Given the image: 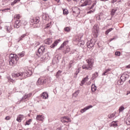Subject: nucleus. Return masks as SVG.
I'll use <instances>...</instances> for the list:
<instances>
[{
	"instance_id": "8",
	"label": "nucleus",
	"mask_w": 130,
	"mask_h": 130,
	"mask_svg": "<svg viewBox=\"0 0 130 130\" xmlns=\"http://www.w3.org/2000/svg\"><path fill=\"white\" fill-rule=\"evenodd\" d=\"M36 120L38 122H43L44 120V115H37L36 117Z\"/></svg>"
},
{
	"instance_id": "38",
	"label": "nucleus",
	"mask_w": 130,
	"mask_h": 130,
	"mask_svg": "<svg viewBox=\"0 0 130 130\" xmlns=\"http://www.w3.org/2000/svg\"><path fill=\"white\" fill-rule=\"evenodd\" d=\"M26 34H23L22 35L20 38H19V40H22L23 38L24 37H26Z\"/></svg>"
},
{
	"instance_id": "14",
	"label": "nucleus",
	"mask_w": 130,
	"mask_h": 130,
	"mask_svg": "<svg viewBox=\"0 0 130 130\" xmlns=\"http://www.w3.org/2000/svg\"><path fill=\"white\" fill-rule=\"evenodd\" d=\"M24 115H19L17 116V118L16 119L17 121H18V122H21V121H22V120H23V119H24Z\"/></svg>"
},
{
	"instance_id": "39",
	"label": "nucleus",
	"mask_w": 130,
	"mask_h": 130,
	"mask_svg": "<svg viewBox=\"0 0 130 130\" xmlns=\"http://www.w3.org/2000/svg\"><path fill=\"white\" fill-rule=\"evenodd\" d=\"M73 63H74V62L73 61H71L69 63V68L71 69L72 67H73Z\"/></svg>"
},
{
	"instance_id": "16",
	"label": "nucleus",
	"mask_w": 130,
	"mask_h": 130,
	"mask_svg": "<svg viewBox=\"0 0 130 130\" xmlns=\"http://www.w3.org/2000/svg\"><path fill=\"white\" fill-rule=\"evenodd\" d=\"M44 43L45 44H48L49 45L52 43V40L51 39H47L44 40Z\"/></svg>"
},
{
	"instance_id": "51",
	"label": "nucleus",
	"mask_w": 130,
	"mask_h": 130,
	"mask_svg": "<svg viewBox=\"0 0 130 130\" xmlns=\"http://www.w3.org/2000/svg\"><path fill=\"white\" fill-rule=\"evenodd\" d=\"M117 0H113L112 1V3H113V4H114V3H116V1H117Z\"/></svg>"
},
{
	"instance_id": "58",
	"label": "nucleus",
	"mask_w": 130,
	"mask_h": 130,
	"mask_svg": "<svg viewBox=\"0 0 130 130\" xmlns=\"http://www.w3.org/2000/svg\"><path fill=\"white\" fill-rule=\"evenodd\" d=\"M16 17H20V14H17Z\"/></svg>"
},
{
	"instance_id": "18",
	"label": "nucleus",
	"mask_w": 130,
	"mask_h": 130,
	"mask_svg": "<svg viewBox=\"0 0 130 130\" xmlns=\"http://www.w3.org/2000/svg\"><path fill=\"white\" fill-rule=\"evenodd\" d=\"M89 79V76H86L85 78H84L82 81H81V86H83V85L84 84L85 82H86Z\"/></svg>"
},
{
	"instance_id": "11",
	"label": "nucleus",
	"mask_w": 130,
	"mask_h": 130,
	"mask_svg": "<svg viewBox=\"0 0 130 130\" xmlns=\"http://www.w3.org/2000/svg\"><path fill=\"white\" fill-rule=\"evenodd\" d=\"M61 121L63 123L71 122V119H70L69 117L64 116L61 118Z\"/></svg>"
},
{
	"instance_id": "17",
	"label": "nucleus",
	"mask_w": 130,
	"mask_h": 130,
	"mask_svg": "<svg viewBox=\"0 0 130 130\" xmlns=\"http://www.w3.org/2000/svg\"><path fill=\"white\" fill-rule=\"evenodd\" d=\"M68 43H69V41H68L63 42L62 44L58 48L59 50H61V49H62V48H63V47H64V46H66V45H67V44H68Z\"/></svg>"
},
{
	"instance_id": "48",
	"label": "nucleus",
	"mask_w": 130,
	"mask_h": 130,
	"mask_svg": "<svg viewBox=\"0 0 130 130\" xmlns=\"http://www.w3.org/2000/svg\"><path fill=\"white\" fill-rule=\"evenodd\" d=\"M11 118L10 117V116H7L6 118H5V119H6V120H10V119Z\"/></svg>"
},
{
	"instance_id": "61",
	"label": "nucleus",
	"mask_w": 130,
	"mask_h": 130,
	"mask_svg": "<svg viewBox=\"0 0 130 130\" xmlns=\"http://www.w3.org/2000/svg\"><path fill=\"white\" fill-rule=\"evenodd\" d=\"M41 60H43L42 58H41Z\"/></svg>"
},
{
	"instance_id": "7",
	"label": "nucleus",
	"mask_w": 130,
	"mask_h": 130,
	"mask_svg": "<svg viewBox=\"0 0 130 130\" xmlns=\"http://www.w3.org/2000/svg\"><path fill=\"white\" fill-rule=\"evenodd\" d=\"M99 30V26L98 25L95 24L93 26V32H94V36L96 38L98 37V31Z\"/></svg>"
},
{
	"instance_id": "15",
	"label": "nucleus",
	"mask_w": 130,
	"mask_h": 130,
	"mask_svg": "<svg viewBox=\"0 0 130 130\" xmlns=\"http://www.w3.org/2000/svg\"><path fill=\"white\" fill-rule=\"evenodd\" d=\"M59 41H60V40H57L55 41L54 43H53L52 45H51V48H53L55 46H56L57 45V44H58V43H59Z\"/></svg>"
},
{
	"instance_id": "50",
	"label": "nucleus",
	"mask_w": 130,
	"mask_h": 130,
	"mask_svg": "<svg viewBox=\"0 0 130 130\" xmlns=\"http://www.w3.org/2000/svg\"><path fill=\"white\" fill-rule=\"evenodd\" d=\"M18 2V0H15L14 2L13 3V4L14 5H15V4H17V3Z\"/></svg>"
},
{
	"instance_id": "43",
	"label": "nucleus",
	"mask_w": 130,
	"mask_h": 130,
	"mask_svg": "<svg viewBox=\"0 0 130 130\" xmlns=\"http://www.w3.org/2000/svg\"><path fill=\"white\" fill-rule=\"evenodd\" d=\"M70 27H67L64 28V30L66 31V32H69L70 31Z\"/></svg>"
},
{
	"instance_id": "27",
	"label": "nucleus",
	"mask_w": 130,
	"mask_h": 130,
	"mask_svg": "<svg viewBox=\"0 0 130 130\" xmlns=\"http://www.w3.org/2000/svg\"><path fill=\"white\" fill-rule=\"evenodd\" d=\"M111 125V126H114V127H116V126H117V123L115 121H113L112 122Z\"/></svg>"
},
{
	"instance_id": "57",
	"label": "nucleus",
	"mask_w": 130,
	"mask_h": 130,
	"mask_svg": "<svg viewBox=\"0 0 130 130\" xmlns=\"http://www.w3.org/2000/svg\"><path fill=\"white\" fill-rule=\"evenodd\" d=\"M55 2H56L57 3H58L59 2H60V0H55Z\"/></svg>"
},
{
	"instance_id": "47",
	"label": "nucleus",
	"mask_w": 130,
	"mask_h": 130,
	"mask_svg": "<svg viewBox=\"0 0 130 130\" xmlns=\"http://www.w3.org/2000/svg\"><path fill=\"white\" fill-rule=\"evenodd\" d=\"M70 50H71V49L70 48V47H68L67 49L66 52H67V53L70 52Z\"/></svg>"
},
{
	"instance_id": "3",
	"label": "nucleus",
	"mask_w": 130,
	"mask_h": 130,
	"mask_svg": "<svg viewBox=\"0 0 130 130\" xmlns=\"http://www.w3.org/2000/svg\"><path fill=\"white\" fill-rule=\"evenodd\" d=\"M9 57L10 60L9 63L10 66H15L18 62V60H19L18 56L15 54H11Z\"/></svg>"
},
{
	"instance_id": "53",
	"label": "nucleus",
	"mask_w": 130,
	"mask_h": 130,
	"mask_svg": "<svg viewBox=\"0 0 130 130\" xmlns=\"http://www.w3.org/2000/svg\"><path fill=\"white\" fill-rule=\"evenodd\" d=\"M91 13H93V11H90L87 12L88 14H91Z\"/></svg>"
},
{
	"instance_id": "9",
	"label": "nucleus",
	"mask_w": 130,
	"mask_h": 130,
	"mask_svg": "<svg viewBox=\"0 0 130 130\" xmlns=\"http://www.w3.org/2000/svg\"><path fill=\"white\" fill-rule=\"evenodd\" d=\"M15 18V19L16 20V21H15V23H14V28H19L20 26V21L19 20V17H14Z\"/></svg>"
},
{
	"instance_id": "33",
	"label": "nucleus",
	"mask_w": 130,
	"mask_h": 130,
	"mask_svg": "<svg viewBox=\"0 0 130 130\" xmlns=\"http://www.w3.org/2000/svg\"><path fill=\"white\" fill-rule=\"evenodd\" d=\"M51 26V22H50L48 23L47 25H46L45 28V29H49L50 28V26Z\"/></svg>"
},
{
	"instance_id": "60",
	"label": "nucleus",
	"mask_w": 130,
	"mask_h": 130,
	"mask_svg": "<svg viewBox=\"0 0 130 130\" xmlns=\"http://www.w3.org/2000/svg\"><path fill=\"white\" fill-rule=\"evenodd\" d=\"M68 2H72V0H67Z\"/></svg>"
},
{
	"instance_id": "6",
	"label": "nucleus",
	"mask_w": 130,
	"mask_h": 130,
	"mask_svg": "<svg viewBox=\"0 0 130 130\" xmlns=\"http://www.w3.org/2000/svg\"><path fill=\"white\" fill-rule=\"evenodd\" d=\"M32 97V93H30L28 94H25L22 98L21 101H24L25 102V101H28Z\"/></svg>"
},
{
	"instance_id": "2",
	"label": "nucleus",
	"mask_w": 130,
	"mask_h": 130,
	"mask_svg": "<svg viewBox=\"0 0 130 130\" xmlns=\"http://www.w3.org/2000/svg\"><path fill=\"white\" fill-rule=\"evenodd\" d=\"M87 64L83 65L82 66V70H88L91 71L92 68H93V64L94 63V59L92 58H89L86 59Z\"/></svg>"
},
{
	"instance_id": "25",
	"label": "nucleus",
	"mask_w": 130,
	"mask_h": 130,
	"mask_svg": "<svg viewBox=\"0 0 130 130\" xmlns=\"http://www.w3.org/2000/svg\"><path fill=\"white\" fill-rule=\"evenodd\" d=\"M110 71H111V69H107L105 72L103 74V76H106V75L108 74V73H109V72H110Z\"/></svg>"
},
{
	"instance_id": "22",
	"label": "nucleus",
	"mask_w": 130,
	"mask_h": 130,
	"mask_svg": "<svg viewBox=\"0 0 130 130\" xmlns=\"http://www.w3.org/2000/svg\"><path fill=\"white\" fill-rule=\"evenodd\" d=\"M39 17H38V18H35L33 20V23L34 24H38L39 23Z\"/></svg>"
},
{
	"instance_id": "62",
	"label": "nucleus",
	"mask_w": 130,
	"mask_h": 130,
	"mask_svg": "<svg viewBox=\"0 0 130 130\" xmlns=\"http://www.w3.org/2000/svg\"><path fill=\"white\" fill-rule=\"evenodd\" d=\"M18 2H20L21 0H18Z\"/></svg>"
},
{
	"instance_id": "19",
	"label": "nucleus",
	"mask_w": 130,
	"mask_h": 130,
	"mask_svg": "<svg viewBox=\"0 0 130 130\" xmlns=\"http://www.w3.org/2000/svg\"><path fill=\"white\" fill-rule=\"evenodd\" d=\"M108 117L110 119H113L114 117H115V112L111 114H109Z\"/></svg>"
},
{
	"instance_id": "59",
	"label": "nucleus",
	"mask_w": 130,
	"mask_h": 130,
	"mask_svg": "<svg viewBox=\"0 0 130 130\" xmlns=\"http://www.w3.org/2000/svg\"><path fill=\"white\" fill-rule=\"evenodd\" d=\"M0 80H2V76L0 75Z\"/></svg>"
},
{
	"instance_id": "26",
	"label": "nucleus",
	"mask_w": 130,
	"mask_h": 130,
	"mask_svg": "<svg viewBox=\"0 0 130 130\" xmlns=\"http://www.w3.org/2000/svg\"><path fill=\"white\" fill-rule=\"evenodd\" d=\"M79 94H80V90H77L73 93V96L74 97H77Z\"/></svg>"
},
{
	"instance_id": "42",
	"label": "nucleus",
	"mask_w": 130,
	"mask_h": 130,
	"mask_svg": "<svg viewBox=\"0 0 130 130\" xmlns=\"http://www.w3.org/2000/svg\"><path fill=\"white\" fill-rule=\"evenodd\" d=\"M61 73H62L61 71H58L56 74V76L58 77V76H59V75H60Z\"/></svg>"
},
{
	"instance_id": "4",
	"label": "nucleus",
	"mask_w": 130,
	"mask_h": 130,
	"mask_svg": "<svg viewBox=\"0 0 130 130\" xmlns=\"http://www.w3.org/2000/svg\"><path fill=\"white\" fill-rule=\"evenodd\" d=\"M45 51V47L42 46L40 47L38 49V52L36 53V55L37 57H40L41 55H42V53H43Z\"/></svg>"
},
{
	"instance_id": "30",
	"label": "nucleus",
	"mask_w": 130,
	"mask_h": 130,
	"mask_svg": "<svg viewBox=\"0 0 130 130\" xmlns=\"http://www.w3.org/2000/svg\"><path fill=\"white\" fill-rule=\"evenodd\" d=\"M63 14L65 16L68 15V14H69V10H68V9H63Z\"/></svg>"
},
{
	"instance_id": "1",
	"label": "nucleus",
	"mask_w": 130,
	"mask_h": 130,
	"mask_svg": "<svg viewBox=\"0 0 130 130\" xmlns=\"http://www.w3.org/2000/svg\"><path fill=\"white\" fill-rule=\"evenodd\" d=\"M31 71H26L25 72H22V73H17L15 74H12L13 78H19L20 80H23V79H26L27 77H29L30 75H31Z\"/></svg>"
},
{
	"instance_id": "49",
	"label": "nucleus",
	"mask_w": 130,
	"mask_h": 130,
	"mask_svg": "<svg viewBox=\"0 0 130 130\" xmlns=\"http://www.w3.org/2000/svg\"><path fill=\"white\" fill-rule=\"evenodd\" d=\"M75 41H76V42H79L80 41V39H77L76 38L75 40Z\"/></svg>"
},
{
	"instance_id": "41",
	"label": "nucleus",
	"mask_w": 130,
	"mask_h": 130,
	"mask_svg": "<svg viewBox=\"0 0 130 130\" xmlns=\"http://www.w3.org/2000/svg\"><path fill=\"white\" fill-rule=\"evenodd\" d=\"M81 70H82V68H79L78 69V70H77L76 71V75H78V74H79V73H80V72H81Z\"/></svg>"
},
{
	"instance_id": "32",
	"label": "nucleus",
	"mask_w": 130,
	"mask_h": 130,
	"mask_svg": "<svg viewBox=\"0 0 130 130\" xmlns=\"http://www.w3.org/2000/svg\"><path fill=\"white\" fill-rule=\"evenodd\" d=\"M112 30H113V28H111L108 29L107 30H106V32H105L106 35H108V34H109L110 32H111V31H112Z\"/></svg>"
},
{
	"instance_id": "64",
	"label": "nucleus",
	"mask_w": 130,
	"mask_h": 130,
	"mask_svg": "<svg viewBox=\"0 0 130 130\" xmlns=\"http://www.w3.org/2000/svg\"><path fill=\"white\" fill-rule=\"evenodd\" d=\"M8 10H10V9H7Z\"/></svg>"
},
{
	"instance_id": "20",
	"label": "nucleus",
	"mask_w": 130,
	"mask_h": 130,
	"mask_svg": "<svg viewBox=\"0 0 130 130\" xmlns=\"http://www.w3.org/2000/svg\"><path fill=\"white\" fill-rule=\"evenodd\" d=\"M96 90H97V87H96V85H95V84H92L91 85L92 92H95Z\"/></svg>"
},
{
	"instance_id": "21",
	"label": "nucleus",
	"mask_w": 130,
	"mask_h": 130,
	"mask_svg": "<svg viewBox=\"0 0 130 130\" xmlns=\"http://www.w3.org/2000/svg\"><path fill=\"white\" fill-rule=\"evenodd\" d=\"M94 46V44L92 43L91 42H87V47L88 48H92Z\"/></svg>"
},
{
	"instance_id": "40",
	"label": "nucleus",
	"mask_w": 130,
	"mask_h": 130,
	"mask_svg": "<svg viewBox=\"0 0 130 130\" xmlns=\"http://www.w3.org/2000/svg\"><path fill=\"white\" fill-rule=\"evenodd\" d=\"M58 57L56 56L55 58H53V61H54V60H56V62H58Z\"/></svg>"
},
{
	"instance_id": "12",
	"label": "nucleus",
	"mask_w": 130,
	"mask_h": 130,
	"mask_svg": "<svg viewBox=\"0 0 130 130\" xmlns=\"http://www.w3.org/2000/svg\"><path fill=\"white\" fill-rule=\"evenodd\" d=\"M93 107V106L90 105L87 107H85L84 109H82L80 110V112L81 113H84L86 111V110H88L90 109V108H92Z\"/></svg>"
},
{
	"instance_id": "31",
	"label": "nucleus",
	"mask_w": 130,
	"mask_h": 130,
	"mask_svg": "<svg viewBox=\"0 0 130 130\" xmlns=\"http://www.w3.org/2000/svg\"><path fill=\"white\" fill-rule=\"evenodd\" d=\"M116 11H117V10L116 9H113L111 11V16H114V14H115V12H116Z\"/></svg>"
},
{
	"instance_id": "29",
	"label": "nucleus",
	"mask_w": 130,
	"mask_h": 130,
	"mask_svg": "<svg viewBox=\"0 0 130 130\" xmlns=\"http://www.w3.org/2000/svg\"><path fill=\"white\" fill-rule=\"evenodd\" d=\"M97 77H98V73L96 72L92 75V80H94V79L97 78Z\"/></svg>"
},
{
	"instance_id": "56",
	"label": "nucleus",
	"mask_w": 130,
	"mask_h": 130,
	"mask_svg": "<svg viewBox=\"0 0 130 130\" xmlns=\"http://www.w3.org/2000/svg\"><path fill=\"white\" fill-rule=\"evenodd\" d=\"M127 69H130V64L127 66Z\"/></svg>"
},
{
	"instance_id": "44",
	"label": "nucleus",
	"mask_w": 130,
	"mask_h": 130,
	"mask_svg": "<svg viewBox=\"0 0 130 130\" xmlns=\"http://www.w3.org/2000/svg\"><path fill=\"white\" fill-rule=\"evenodd\" d=\"M7 30L8 32H10V30L11 29V26H6Z\"/></svg>"
},
{
	"instance_id": "5",
	"label": "nucleus",
	"mask_w": 130,
	"mask_h": 130,
	"mask_svg": "<svg viewBox=\"0 0 130 130\" xmlns=\"http://www.w3.org/2000/svg\"><path fill=\"white\" fill-rule=\"evenodd\" d=\"M46 82H47L46 77H41L39 78L37 82V85H43V84H45Z\"/></svg>"
},
{
	"instance_id": "10",
	"label": "nucleus",
	"mask_w": 130,
	"mask_h": 130,
	"mask_svg": "<svg viewBox=\"0 0 130 130\" xmlns=\"http://www.w3.org/2000/svg\"><path fill=\"white\" fill-rule=\"evenodd\" d=\"M128 77L129 76L127 75V73H124L121 75L120 79L122 82H124V81H125V80H126Z\"/></svg>"
},
{
	"instance_id": "37",
	"label": "nucleus",
	"mask_w": 130,
	"mask_h": 130,
	"mask_svg": "<svg viewBox=\"0 0 130 130\" xmlns=\"http://www.w3.org/2000/svg\"><path fill=\"white\" fill-rule=\"evenodd\" d=\"M19 57H23L24 55H25V53L24 52H22L18 54Z\"/></svg>"
},
{
	"instance_id": "35",
	"label": "nucleus",
	"mask_w": 130,
	"mask_h": 130,
	"mask_svg": "<svg viewBox=\"0 0 130 130\" xmlns=\"http://www.w3.org/2000/svg\"><path fill=\"white\" fill-rule=\"evenodd\" d=\"M123 82L122 81V80H120L119 81H117V85H118L119 86H120V85H122V84H123Z\"/></svg>"
},
{
	"instance_id": "23",
	"label": "nucleus",
	"mask_w": 130,
	"mask_h": 130,
	"mask_svg": "<svg viewBox=\"0 0 130 130\" xmlns=\"http://www.w3.org/2000/svg\"><path fill=\"white\" fill-rule=\"evenodd\" d=\"M89 5H90V3H89V1H86L83 4L81 5V7H85Z\"/></svg>"
},
{
	"instance_id": "13",
	"label": "nucleus",
	"mask_w": 130,
	"mask_h": 130,
	"mask_svg": "<svg viewBox=\"0 0 130 130\" xmlns=\"http://www.w3.org/2000/svg\"><path fill=\"white\" fill-rule=\"evenodd\" d=\"M41 97L43 99H48V93L46 92H44L42 93Z\"/></svg>"
},
{
	"instance_id": "54",
	"label": "nucleus",
	"mask_w": 130,
	"mask_h": 130,
	"mask_svg": "<svg viewBox=\"0 0 130 130\" xmlns=\"http://www.w3.org/2000/svg\"><path fill=\"white\" fill-rule=\"evenodd\" d=\"M112 40H114V38L110 39V41H112Z\"/></svg>"
},
{
	"instance_id": "46",
	"label": "nucleus",
	"mask_w": 130,
	"mask_h": 130,
	"mask_svg": "<svg viewBox=\"0 0 130 130\" xmlns=\"http://www.w3.org/2000/svg\"><path fill=\"white\" fill-rule=\"evenodd\" d=\"M95 6H96L95 3H94L92 4V6L90 7V9H93V8H94V7H95Z\"/></svg>"
},
{
	"instance_id": "55",
	"label": "nucleus",
	"mask_w": 130,
	"mask_h": 130,
	"mask_svg": "<svg viewBox=\"0 0 130 130\" xmlns=\"http://www.w3.org/2000/svg\"><path fill=\"white\" fill-rule=\"evenodd\" d=\"M107 1L109 0H101V2H107Z\"/></svg>"
},
{
	"instance_id": "28",
	"label": "nucleus",
	"mask_w": 130,
	"mask_h": 130,
	"mask_svg": "<svg viewBox=\"0 0 130 130\" xmlns=\"http://www.w3.org/2000/svg\"><path fill=\"white\" fill-rule=\"evenodd\" d=\"M31 122H32V119H30L28 121H27L25 122V125H29V124H31Z\"/></svg>"
},
{
	"instance_id": "36",
	"label": "nucleus",
	"mask_w": 130,
	"mask_h": 130,
	"mask_svg": "<svg viewBox=\"0 0 130 130\" xmlns=\"http://www.w3.org/2000/svg\"><path fill=\"white\" fill-rule=\"evenodd\" d=\"M120 54H121V53H120L119 51H116L115 53L116 56H120Z\"/></svg>"
},
{
	"instance_id": "34",
	"label": "nucleus",
	"mask_w": 130,
	"mask_h": 130,
	"mask_svg": "<svg viewBox=\"0 0 130 130\" xmlns=\"http://www.w3.org/2000/svg\"><path fill=\"white\" fill-rule=\"evenodd\" d=\"M123 110H124V107H123V106H121L119 108V112H121L123 111Z\"/></svg>"
},
{
	"instance_id": "63",
	"label": "nucleus",
	"mask_w": 130,
	"mask_h": 130,
	"mask_svg": "<svg viewBox=\"0 0 130 130\" xmlns=\"http://www.w3.org/2000/svg\"><path fill=\"white\" fill-rule=\"evenodd\" d=\"M43 1H47V0H43Z\"/></svg>"
},
{
	"instance_id": "45",
	"label": "nucleus",
	"mask_w": 130,
	"mask_h": 130,
	"mask_svg": "<svg viewBox=\"0 0 130 130\" xmlns=\"http://www.w3.org/2000/svg\"><path fill=\"white\" fill-rule=\"evenodd\" d=\"M130 94V87H129V90H127L126 95H129Z\"/></svg>"
},
{
	"instance_id": "52",
	"label": "nucleus",
	"mask_w": 130,
	"mask_h": 130,
	"mask_svg": "<svg viewBox=\"0 0 130 130\" xmlns=\"http://www.w3.org/2000/svg\"><path fill=\"white\" fill-rule=\"evenodd\" d=\"M75 9L76 11H78L79 12H80V9H79L78 8H76Z\"/></svg>"
},
{
	"instance_id": "24",
	"label": "nucleus",
	"mask_w": 130,
	"mask_h": 130,
	"mask_svg": "<svg viewBox=\"0 0 130 130\" xmlns=\"http://www.w3.org/2000/svg\"><path fill=\"white\" fill-rule=\"evenodd\" d=\"M7 79H8V82H11V83H15V82H16L15 80L11 78V77L9 76L7 77Z\"/></svg>"
}]
</instances>
